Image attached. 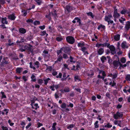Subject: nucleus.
<instances>
[{
  "mask_svg": "<svg viewBox=\"0 0 130 130\" xmlns=\"http://www.w3.org/2000/svg\"><path fill=\"white\" fill-rule=\"evenodd\" d=\"M67 41L70 43L72 44L74 42V38L72 36H68L66 38Z\"/></svg>",
  "mask_w": 130,
  "mask_h": 130,
  "instance_id": "obj_1",
  "label": "nucleus"
},
{
  "mask_svg": "<svg viewBox=\"0 0 130 130\" xmlns=\"http://www.w3.org/2000/svg\"><path fill=\"white\" fill-rule=\"evenodd\" d=\"M122 114L118 112H117L113 115V118L115 119H119V118L122 117Z\"/></svg>",
  "mask_w": 130,
  "mask_h": 130,
  "instance_id": "obj_2",
  "label": "nucleus"
},
{
  "mask_svg": "<svg viewBox=\"0 0 130 130\" xmlns=\"http://www.w3.org/2000/svg\"><path fill=\"white\" fill-rule=\"evenodd\" d=\"M112 18V16L111 15H109L108 16H106L104 19L107 22L108 24H109L110 19Z\"/></svg>",
  "mask_w": 130,
  "mask_h": 130,
  "instance_id": "obj_3",
  "label": "nucleus"
},
{
  "mask_svg": "<svg viewBox=\"0 0 130 130\" xmlns=\"http://www.w3.org/2000/svg\"><path fill=\"white\" fill-rule=\"evenodd\" d=\"M60 86L59 85H56L54 84L50 87V88L52 90L54 91L55 90L54 88H55L56 89H57Z\"/></svg>",
  "mask_w": 130,
  "mask_h": 130,
  "instance_id": "obj_4",
  "label": "nucleus"
},
{
  "mask_svg": "<svg viewBox=\"0 0 130 130\" xmlns=\"http://www.w3.org/2000/svg\"><path fill=\"white\" fill-rule=\"evenodd\" d=\"M109 48L111 51V53L112 54H114L115 53V48L113 45H111L109 47Z\"/></svg>",
  "mask_w": 130,
  "mask_h": 130,
  "instance_id": "obj_5",
  "label": "nucleus"
},
{
  "mask_svg": "<svg viewBox=\"0 0 130 130\" xmlns=\"http://www.w3.org/2000/svg\"><path fill=\"white\" fill-rule=\"evenodd\" d=\"M121 63L120 62L119 60H118V61H115L113 62V64L115 67L116 68L118 67L119 65L120 66V64Z\"/></svg>",
  "mask_w": 130,
  "mask_h": 130,
  "instance_id": "obj_6",
  "label": "nucleus"
},
{
  "mask_svg": "<svg viewBox=\"0 0 130 130\" xmlns=\"http://www.w3.org/2000/svg\"><path fill=\"white\" fill-rule=\"evenodd\" d=\"M113 17L114 18H118L120 17V14L117 12V10L115 9L114 11Z\"/></svg>",
  "mask_w": 130,
  "mask_h": 130,
  "instance_id": "obj_7",
  "label": "nucleus"
},
{
  "mask_svg": "<svg viewBox=\"0 0 130 130\" xmlns=\"http://www.w3.org/2000/svg\"><path fill=\"white\" fill-rule=\"evenodd\" d=\"M61 50L63 51L64 52L67 54H69L70 51V50L68 47H63L61 48Z\"/></svg>",
  "mask_w": 130,
  "mask_h": 130,
  "instance_id": "obj_8",
  "label": "nucleus"
},
{
  "mask_svg": "<svg viewBox=\"0 0 130 130\" xmlns=\"http://www.w3.org/2000/svg\"><path fill=\"white\" fill-rule=\"evenodd\" d=\"M62 57L61 55H59L58 57L57 60L55 61V63H58L62 60Z\"/></svg>",
  "mask_w": 130,
  "mask_h": 130,
  "instance_id": "obj_9",
  "label": "nucleus"
},
{
  "mask_svg": "<svg viewBox=\"0 0 130 130\" xmlns=\"http://www.w3.org/2000/svg\"><path fill=\"white\" fill-rule=\"evenodd\" d=\"M117 74L115 73L113 74L111 73L108 75V76L111 77L113 79H115L117 77Z\"/></svg>",
  "mask_w": 130,
  "mask_h": 130,
  "instance_id": "obj_10",
  "label": "nucleus"
},
{
  "mask_svg": "<svg viewBox=\"0 0 130 130\" xmlns=\"http://www.w3.org/2000/svg\"><path fill=\"white\" fill-rule=\"evenodd\" d=\"M28 45L23 46L22 47L20 48V50L22 52L25 51V50H27Z\"/></svg>",
  "mask_w": 130,
  "mask_h": 130,
  "instance_id": "obj_11",
  "label": "nucleus"
},
{
  "mask_svg": "<svg viewBox=\"0 0 130 130\" xmlns=\"http://www.w3.org/2000/svg\"><path fill=\"white\" fill-rule=\"evenodd\" d=\"M125 29L128 30L130 28V22H127L126 24L125 27Z\"/></svg>",
  "mask_w": 130,
  "mask_h": 130,
  "instance_id": "obj_12",
  "label": "nucleus"
},
{
  "mask_svg": "<svg viewBox=\"0 0 130 130\" xmlns=\"http://www.w3.org/2000/svg\"><path fill=\"white\" fill-rule=\"evenodd\" d=\"M31 81L33 82H35L36 81V76L34 74H32L31 77Z\"/></svg>",
  "mask_w": 130,
  "mask_h": 130,
  "instance_id": "obj_13",
  "label": "nucleus"
},
{
  "mask_svg": "<svg viewBox=\"0 0 130 130\" xmlns=\"http://www.w3.org/2000/svg\"><path fill=\"white\" fill-rule=\"evenodd\" d=\"M23 70V68H18L16 69V71L17 73H20Z\"/></svg>",
  "mask_w": 130,
  "mask_h": 130,
  "instance_id": "obj_14",
  "label": "nucleus"
},
{
  "mask_svg": "<svg viewBox=\"0 0 130 130\" xmlns=\"http://www.w3.org/2000/svg\"><path fill=\"white\" fill-rule=\"evenodd\" d=\"M8 18L9 19L11 20H14L15 18V17L14 14H12L9 15L8 17Z\"/></svg>",
  "mask_w": 130,
  "mask_h": 130,
  "instance_id": "obj_15",
  "label": "nucleus"
},
{
  "mask_svg": "<svg viewBox=\"0 0 130 130\" xmlns=\"http://www.w3.org/2000/svg\"><path fill=\"white\" fill-rule=\"evenodd\" d=\"M121 46L123 48H127L128 46L127 45V44L125 42H123L121 44Z\"/></svg>",
  "mask_w": 130,
  "mask_h": 130,
  "instance_id": "obj_16",
  "label": "nucleus"
},
{
  "mask_svg": "<svg viewBox=\"0 0 130 130\" xmlns=\"http://www.w3.org/2000/svg\"><path fill=\"white\" fill-rule=\"evenodd\" d=\"M32 106V108L34 109H37L39 107L38 106V104H36L34 105L33 104V103H32L31 104Z\"/></svg>",
  "mask_w": 130,
  "mask_h": 130,
  "instance_id": "obj_17",
  "label": "nucleus"
},
{
  "mask_svg": "<svg viewBox=\"0 0 130 130\" xmlns=\"http://www.w3.org/2000/svg\"><path fill=\"white\" fill-rule=\"evenodd\" d=\"M74 80L75 81H80V79L79 76L77 75H75L74 76Z\"/></svg>",
  "mask_w": 130,
  "mask_h": 130,
  "instance_id": "obj_18",
  "label": "nucleus"
},
{
  "mask_svg": "<svg viewBox=\"0 0 130 130\" xmlns=\"http://www.w3.org/2000/svg\"><path fill=\"white\" fill-rule=\"evenodd\" d=\"M19 39H20V40H18L17 41V43L18 45H19V43L24 42V39L22 37H21L19 38Z\"/></svg>",
  "mask_w": 130,
  "mask_h": 130,
  "instance_id": "obj_19",
  "label": "nucleus"
},
{
  "mask_svg": "<svg viewBox=\"0 0 130 130\" xmlns=\"http://www.w3.org/2000/svg\"><path fill=\"white\" fill-rule=\"evenodd\" d=\"M19 31L21 33L24 34L26 33V30L24 28H21L19 29Z\"/></svg>",
  "mask_w": 130,
  "mask_h": 130,
  "instance_id": "obj_20",
  "label": "nucleus"
},
{
  "mask_svg": "<svg viewBox=\"0 0 130 130\" xmlns=\"http://www.w3.org/2000/svg\"><path fill=\"white\" fill-rule=\"evenodd\" d=\"M32 46L30 45H28L27 50L31 52L32 51Z\"/></svg>",
  "mask_w": 130,
  "mask_h": 130,
  "instance_id": "obj_21",
  "label": "nucleus"
},
{
  "mask_svg": "<svg viewBox=\"0 0 130 130\" xmlns=\"http://www.w3.org/2000/svg\"><path fill=\"white\" fill-rule=\"evenodd\" d=\"M2 22L4 24H7V22L6 21V18H2Z\"/></svg>",
  "mask_w": 130,
  "mask_h": 130,
  "instance_id": "obj_22",
  "label": "nucleus"
},
{
  "mask_svg": "<svg viewBox=\"0 0 130 130\" xmlns=\"http://www.w3.org/2000/svg\"><path fill=\"white\" fill-rule=\"evenodd\" d=\"M114 38L116 41L119 40L120 38V35H116L114 36Z\"/></svg>",
  "mask_w": 130,
  "mask_h": 130,
  "instance_id": "obj_23",
  "label": "nucleus"
},
{
  "mask_svg": "<svg viewBox=\"0 0 130 130\" xmlns=\"http://www.w3.org/2000/svg\"><path fill=\"white\" fill-rule=\"evenodd\" d=\"M104 52V50L102 48H100L99 50L98 51V53L99 55H102Z\"/></svg>",
  "mask_w": 130,
  "mask_h": 130,
  "instance_id": "obj_24",
  "label": "nucleus"
},
{
  "mask_svg": "<svg viewBox=\"0 0 130 130\" xmlns=\"http://www.w3.org/2000/svg\"><path fill=\"white\" fill-rule=\"evenodd\" d=\"M75 125L73 124H70L68 125L67 126V128L68 129L72 128L73 127H74Z\"/></svg>",
  "mask_w": 130,
  "mask_h": 130,
  "instance_id": "obj_25",
  "label": "nucleus"
},
{
  "mask_svg": "<svg viewBox=\"0 0 130 130\" xmlns=\"http://www.w3.org/2000/svg\"><path fill=\"white\" fill-rule=\"evenodd\" d=\"M86 48L85 47H83L81 48V50L84 53V54H88V53L87 51H86Z\"/></svg>",
  "mask_w": 130,
  "mask_h": 130,
  "instance_id": "obj_26",
  "label": "nucleus"
},
{
  "mask_svg": "<svg viewBox=\"0 0 130 130\" xmlns=\"http://www.w3.org/2000/svg\"><path fill=\"white\" fill-rule=\"evenodd\" d=\"M96 46L97 47H99L101 46H102V47H104L105 46H106V45H105V44H97L96 45Z\"/></svg>",
  "mask_w": 130,
  "mask_h": 130,
  "instance_id": "obj_27",
  "label": "nucleus"
},
{
  "mask_svg": "<svg viewBox=\"0 0 130 130\" xmlns=\"http://www.w3.org/2000/svg\"><path fill=\"white\" fill-rule=\"evenodd\" d=\"M112 126V125L109 123H108L107 124L105 125L104 127H107L108 128H110Z\"/></svg>",
  "mask_w": 130,
  "mask_h": 130,
  "instance_id": "obj_28",
  "label": "nucleus"
},
{
  "mask_svg": "<svg viewBox=\"0 0 130 130\" xmlns=\"http://www.w3.org/2000/svg\"><path fill=\"white\" fill-rule=\"evenodd\" d=\"M106 60V58L104 56H102L101 58V60L103 63Z\"/></svg>",
  "mask_w": 130,
  "mask_h": 130,
  "instance_id": "obj_29",
  "label": "nucleus"
},
{
  "mask_svg": "<svg viewBox=\"0 0 130 130\" xmlns=\"http://www.w3.org/2000/svg\"><path fill=\"white\" fill-rule=\"evenodd\" d=\"M99 122L98 121H96L94 123V127L95 128H98L99 127V125L98 124Z\"/></svg>",
  "mask_w": 130,
  "mask_h": 130,
  "instance_id": "obj_30",
  "label": "nucleus"
},
{
  "mask_svg": "<svg viewBox=\"0 0 130 130\" xmlns=\"http://www.w3.org/2000/svg\"><path fill=\"white\" fill-rule=\"evenodd\" d=\"M98 28V29H100L101 28L104 29L105 28V26L104 25L101 24L99 26Z\"/></svg>",
  "mask_w": 130,
  "mask_h": 130,
  "instance_id": "obj_31",
  "label": "nucleus"
},
{
  "mask_svg": "<svg viewBox=\"0 0 130 130\" xmlns=\"http://www.w3.org/2000/svg\"><path fill=\"white\" fill-rule=\"evenodd\" d=\"M75 20L76 21V22H78L79 24L80 25L81 23V20L80 19H79L78 18H76L75 19Z\"/></svg>",
  "mask_w": 130,
  "mask_h": 130,
  "instance_id": "obj_32",
  "label": "nucleus"
},
{
  "mask_svg": "<svg viewBox=\"0 0 130 130\" xmlns=\"http://www.w3.org/2000/svg\"><path fill=\"white\" fill-rule=\"evenodd\" d=\"M116 83L115 82L114 80H113V83L111 81L109 84L110 85H111L112 87H113L116 85Z\"/></svg>",
  "mask_w": 130,
  "mask_h": 130,
  "instance_id": "obj_33",
  "label": "nucleus"
},
{
  "mask_svg": "<svg viewBox=\"0 0 130 130\" xmlns=\"http://www.w3.org/2000/svg\"><path fill=\"white\" fill-rule=\"evenodd\" d=\"M56 125V123H54L53 124L52 126V128L51 129L52 130H56V128H55V126Z\"/></svg>",
  "mask_w": 130,
  "mask_h": 130,
  "instance_id": "obj_34",
  "label": "nucleus"
},
{
  "mask_svg": "<svg viewBox=\"0 0 130 130\" xmlns=\"http://www.w3.org/2000/svg\"><path fill=\"white\" fill-rule=\"evenodd\" d=\"M66 106V104L64 103H63L61 105V108H65Z\"/></svg>",
  "mask_w": 130,
  "mask_h": 130,
  "instance_id": "obj_35",
  "label": "nucleus"
},
{
  "mask_svg": "<svg viewBox=\"0 0 130 130\" xmlns=\"http://www.w3.org/2000/svg\"><path fill=\"white\" fill-rule=\"evenodd\" d=\"M35 64L36 66V67L37 68H38L39 67L40 65V63L38 61H36L34 63Z\"/></svg>",
  "mask_w": 130,
  "mask_h": 130,
  "instance_id": "obj_36",
  "label": "nucleus"
},
{
  "mask_svg": "<svg viewBox=\"0 0 130 130\" xmlns=\"http://www.w3.org/2000/svg\"><path fill=\"white\" fill-rule=\"evenodd\" d=\"M100 74H102L103 76H106V74L105 73V71H100L99 72Z\"/></svg>",
  "mask_w": 130,
  "mask_h": 130,
  "instance_id": "obj_37",
  "label": "nucleus"
},
{
  "mask_svg": "<svg viewBox=\"0 0 130 130\" xmlns=\"http://www.w3.org/2000/svg\"><path fill=\"white\" fill-rule=\"evenodd\" d=\"M120 61L122 63H124L126 61V59L122 57L121 58Z\"/></svg>",
  "mask_w": 130,
  "mask_h": 130,
  "instance_id": "obj_38",
  "label": "nucleus"
},
{
  "mask_svg": "<svg viewBox=\"0 0 130 130\" xmlns=\"http://www.w3.org/2000/svg\"><path fill=\"white\" fill-rule=\"evenodd\" d=\"M35 1L39 5H40L42 2V0H35Z\"/></svg>",
  "mask_w": 130,
  "mask_h": 130,
  "instance_id": "obj_39",
  "label": "nucleus"
},
{
  "mask_svg": "<svg viewBox=\"0 0 130 130\" xmlns=\"http://www.w3.org/2000/svg\"><path fill=\"white\" fill-rule=\"evenodd\" d=\"M37 81L38 84H41L43 83V80L41 79H39Z\"/></svg>",
  "mask_w": 130,
  "mask_h": 130,
  "instance_id": "obj_40",
  "label": "nucleus"
},
{
  "mask_svg": "<svg viewBox=\"0 0 130 130\" xmlns=\"http://www.w3.org/2000/svg\"><path fill=\"white\" fill-rule=\"evenodd\" d=\"M87 13L88 15L91 16V17L92 18H93L94 16L92 12H90L89 13Z\"/></svg>",
  "mask_w": 130,
  "mask_h": 130,
  "instance_id": "obj_41",
  "label": "nucleus"
},
{
  "mask_svg": "<svg viewBox=\"0 0 130 130\" xmlns=\"http://www.w3.org/2000/svg\"><path fill=\"white\" fill-rule=\"evenodd\" d=\"M50 79L49 78H47L44 79V84L45 85H46L47 83H48V81L50 80Z\"/></svg>",
  "mask_w": 130,
  "mask_h": 130,
  "instance_id": "obj_42",
  "label": "nucleus"
},
{
  "mask_svg": "<svg viewBox=\"0 0 130 130\" xmlns=\"http://www.w3.org/2000/svg\"><path fill=\"white\" fill-rule=\"evenodd\" d=\"M56 40L58 41H60L63 40L62 38L61 37H57L56 38Z\"/></svg>",
  "mask_w": 130,
  "mask_h": 130,
  "instance_id": "obj_43",
  "label": "nucleus"
},
{
  "mask_svg": "<svg viewBox=\"0 0 130 130\" xmlns=\"http://www.w3.org/2000/svg\"><path fill=\"white\" fill-rule=\"evenodd\" d=\"M126 79L127 81H130V75H127L126 77Z\"/></svg>",
  "mask_w": 130,
  "mask_h": 130,
  "instance_id": "obj_44",
  "label": "nucleus"
},
{
  "mask_svg": "<svg viewBox=\"0 0 130 130\" xmlns=\"http://www.w3.org/2000/svg\"><path fill=\"white\" fill-rule=\"evenodd\" d=\"M1 94L2 95V98H6V95L4 94V92H1Z\"/></svg>",
  "mask_w": 130,
  "mask_h": 130,
  "instance_id": "obj_45",
  "label": "nucleus"
},
{
  "mask_svg": "<svg viewBox=\"0 0 130 130\" xmlns=\"http://www.w3.org/2000/svg\"><path fill=\"white\" fill-rule=\"evenodd\" d=\"M29 64L30 67L31 68H32L34 70H35V68L33 66L31 62H30L29 63Z\"/></svg>",
  "mask_w": 130,
  "mask_h": 130,
  "instance_id": "obj_46",
  "label": "nucleus"
},
{
  "mask_svg": "<svg viewBox=\"0 0 130 130\" xmlns=\"http://www.w3.org/2000/svg\"><path fill=\"white\" fill-rule=\"evenodd\" d=\"M22 12L23 13V14L24 16H25L27 14V12L24 10H22Z\"/></svg>",
  "mask_w": 130,
  "mask_h": 130,
  "instance_id": "obj_47",
  "label": "nucleus"
},
{
  "mask_svg": "<svg viewBox=\"0 0 130 130\" xmlns=\"http://www.w3.org/2000/svg\"><path fill=\"white\" fill-rule=\"evenodd\" d=\"M40 22L38 21H35L34 22V24L35 25L39 24H40Z\"/></svg>",
  "mask_w": 130,
  "mask_h": 130,
  "instance_id": "obj_48",
  "label": "nucleus"
},
{
  "mask_svg": "<svg viewBox=\"0 0 130 130\" xmlns=\"http://www.w3.org/2000/svg\"><path fill=\"white\" fill-rule=\"evenodd\" d=\"M84 44L83 43H79L78 44V46L83 47Z\"/></svg>",
  "mask_w": 130,
  "mask_h": 130,
  "instance_id": "obj_49",
  "label": "nucleus"
},
{
  "mask_svg": "<svg viewBox=\"0 0 130 130\" xmlns=\"http://www.w3.org/2000/svg\"><path fill=\"white\" fill-rule=\"evenodd\" d=\"M11 40H10L9 39V40L8 41V45L9 46H11L12 45H13V43H11Z\"/></svg>",
  "mask_w": 130,
  "mask_h": 130,
  "instance_id": "obj_50",
  "label": "nucleus"
},
{
  "mask_svg": "<svg viewBox=\"0 0 130 130\" xmlns=\"http://www.w3.org/2000/svg\"><path fill=\"white\" fill-rule=\"evenodd\" d=\"M126 10H123L121 11L120 12L122 14H124L126 13Z\"/></svg>",
  "mask_w": 130,
  "mask_h": 130,
  "instance_id": "obj_51",
  "label": "nucleus"
},
{
  "mask_svg": "<svg viewBox=\"0 0 130 130\" xmlns=\"http://www.w3.org/2000/svg\"><path fill=\"white\" fill-rule=\"evenodd\" d=\"M66 9L67 11L69 12L70 11V7L69 6H67L66 7Z\"/></svg>",
  "mask_w": 130,
  "mask_h": 130,
  "instance_id": "obj_52",
  "label": "nucleus"
},
{
  "mask_svg": "<svg viewBox=\"0 0 130 130\" xmlns=\"http://www.w3.org/2000/svg\"><path fill=\"white\" fill-rule=\"evenodd\" d=\"M63 58L65 59H67L68 58L67 55L65 54H63Z\"/></svg>",
  "mask_w": 130,
  "mask_h": 130,
  "instance_id": "obj_53",
  "label": "nucleus"
},
{
  "mask_svg": "<svg viewBox=\"0 0 130 130\" xmlns=\"http://www.w3.org/2000/svg\"><path fill=\"white\" fill-rule=\"evenodd\" d=\"M127 66V64H124L123 65H122V64H121V63L120 64V68H123L124 67H126Z\"/></svg>",
  "mask_w": 130,
  "mask_h": 130,
  "instance_id": "obj_54",
  "label": "nucleus"
},
{
  "mask_svg": "<svg viewBox=\"0 0 130 130\" xmlns=\"http://www.w3.org/2000/svg\"><path fill=\"white\" fill-rule=\"evenodd\" d=\"M62 75V74L61 73H59L58 74V75L56 77L57 78H61V77Z\"/></svg>",
  "mask_w": 130,
  "mask_h": 130,
  "instance_id": "obj_55",
  "label": "nucleus"
},
{
  "mask_svg": "<svg viewBox=\"0 0 130 130\" xmlns=\"http://www.w3.org/2000/svg\"><path fill=\"white\" fill-rule=\"evenodd\" d=\"M2 128L3 130H8V128L6 127L2 126Z\"/></svg>",
  "mask_w": 130,
  "mask_h": 130,
  "instance_id": "obj_56",
  "label": "nucleus"
},
{
  "mask_svg": "<svg viewBox=\"0 0 130 130\" xmlns=\"http://www.w3.org/2000/svg\"><path fill=\"white\" fill-rule=\"evenodd\" d=\"M45 25H43L42 26H40L39 27L42 30H43L45 28Z\"/></svg>",
  "mask_w": 130,
  "mask_h": 130,
  "instance_id": "obj_57",
  "label": "nucleus"
},
{
  "mask_svg": "<svg viewBox=\"0 0 130 130\" xmlns=\"http://www.w3.org/2000/svg\"><path fill=\"white\" fill-rule=\"evenodd\" d=\"M38 125L37 127L39 128L40 127V126L43 125V124L42 123H41L40 122H38L37 124Z\"/></svg>",
  "mask_w": 130,
  "mask_h": 130,
  "instance_id": "obj_58",
  "label": "nucleus"
},
{
  "mask_svg": "<svg viewBox=\"0 0 130 130\" xmlns=\"http://www.w3.org/2000/svg\"><path fill=\"white\" fill-rule=\"evenodd\" d=\"M23 79L25 82H26L27 80V79L26 78V77L25 76H23Z\"/></svg>",
  "mask_w": 130,
  "mask_h": 130,
  "instance_id": "obj_59",
  "label": "nucleus"
},
{
  "mask_svg": "<svg viewBox=\"0 0 130 130\" xmlns=\"http://www.w3.org/2000/svg\"><path fill=\"white\" fill-rule=\"evenodd\" d=\"M33 21L31 19H28L26 21L27 23H32Z\"/></svg>",
  "mask_w": 130,
  "mask_h": 130,
  "instance_id": "obj_60",
  "label": "nucleus"
},
{
  "mask_svg": "<svg viewBox=\"0 0 130 130\" xmlns=\"http://www.w3.org/2000/svg\"><path fill=\"white\" fill-rule=\"evenodd\" d=\"M70 61L71 62H74L75 61L73 60V58L71 57L70 56Z\"/></svg>",
  "mask_w": 130,
  "mask_h": 130,
  "instance_id": "obj_61",
  "label": "nucleus"
},
{
  "mask_svg": "<svg viewBox=\"0 0 130 130\" xmlns=\"http://www.w3.org/2000/svg\"><path fill=\"white\" fill-rule=\"evenodd\" d=\"M31 125V124L30 123H29L28 125L26 126V129H28L30 126Z\"/></svg>",
  "mask_w": 130,
  "mask_h": 130,
  "instance_id": "obj_62",
  "label": "nucleus"
},
{
  "mask_svg": "<svg viewBox=\"0 0 130 130\" xmlns=\"http://www.w3.org/2000/svg\"><path fill=\"white\" fill-rule=\"evenodd\" d=\"M52 74L54 76L56 75L57 74V72L55 71H54L53 72Z\"/></svg>",
  "mask_w": 130,
  "mask_h": 130,
  "instance_id": "obj_63",
  "label": "nucleus"
},
{
  "mask_svg": "<svg viewBox=\"0 0 130 130\" xmlns=\"http://www.w3.org/2000/svg\"><path fill=\"white\" fill-rule=\"evenodd\" d=\"M107 81V79H105L104 80V81L105 82V84L106 85H108V82H106Z\"/></svg>",
  "mask_w": 130,
  "mask_h": 130,
  "instance_id": "obj_64",
  "label": "nucleus"
}]
</instances>
